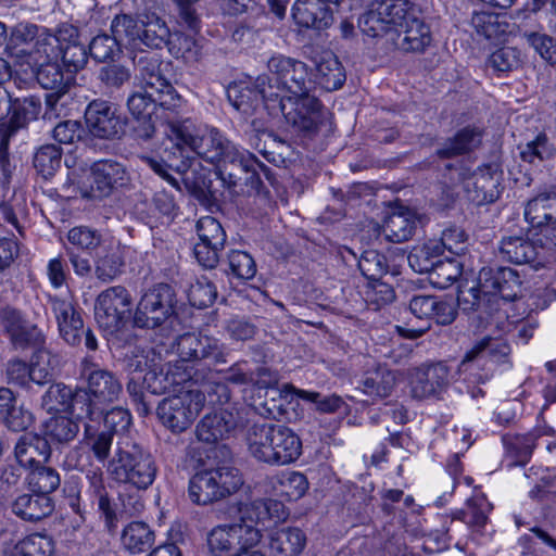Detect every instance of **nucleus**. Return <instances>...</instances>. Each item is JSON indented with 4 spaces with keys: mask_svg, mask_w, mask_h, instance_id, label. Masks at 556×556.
Here are the masks:
<instances>
[{
    "mask_svg": "<svg viewBox=\"0 0 556 556\" xmlns=\"http://www.w3.org/2000/svg\"><path fill=\"white\" fill-rule=\"evenodd\" d=\"M204 404L203 391L199 388L184 387L160 402L157 416L172 432L181 433L193 424Z\"/></svg>",
    "mask_w": 556,
    "mask_h": 556,
    "instance_id": "obj_10",
    "label": "nucleus"
},
{
    "mask_svg": "<svg viewBox=\"0 0 556 556\" xmlns=\"http://www.w3.org/2000/svg\"><path fill=\"white\" fill-rule=\"evenodd\" d=\"M79 431L77 421L67 416H53L45 422V438L56 443L74 440Z\"/></svg>",
    "mask_w": 556,
    "mask_h": 556,
    "instance_id": "obj_50",
    "label": "nucleus"
},
{
    "mask_svg": "<svg viewBox=\"0 0 556 556\" xmlns=\"http://www.w3.org/2000/svg\"><path fill=\"white\" fill-rule=\"evenodd\" d=\"M525 218L556 245V193H541L531 199L526 205Z\"/></svg>",
    "mask_w": 556,
    "mask_h": 556,
    "instance_id": "obj_22",
    "label": "nucleus"
},
{
    "mask_svg": "<svg viewBox=\"0 0 556 556\" xmlns=\"http://www.w3.org/2000/svg\"><path fill=\"white\" fill-rule=\"evenodd\" d=\"M244 424V408L238 404H230L206 414L197 425L195 435L201 442L214 444L235 435Z\"/></svg>",
    "mask_w": 556,
    "mask_h": 556,
    "instance_id": "obj_13",
    "label": "nucleus"
},
{
    "mask_svg": "<svg viewBox=\"0 0 556 556\" xmlns=\"http://www.w3.org/2000/svg\"><path fill=\"white\" fill-rule=\"evenodd\" d=\"M428 274L433 287L446 289L462 275V266L456 260L446 257L440 260Z\"/></svg>",
    "mask_w": 556,
    "mask_h": 556,
    "instance_id": "obj_53",
    "label": "nucleus"
},
{
    "mask_svg": "<svg viewBox=\"0 0 556 556\" xmlns=\"http://www.w3.org/2000/svg\"><path fill=\"white\" fill-rule=\"evenodd\" d=\"M523 38L527 43L547 63H556V40L539 31L525 33Z\"/></svg>",
    "mask_w": 556,
    "mask_h": 556,
    "instance_id": "obj_64",
    "label": "nucleus"
},
{
    "mask_svg": "<svg viewBox=\"0 0 556 556\" xmlns=\"http://www.w3.org/2000/svg\"><path fill=\"white\" fill-rule=\"evenodd\" d=\"M36 77L42 88L51 90V92L65 93L67 90V83L64 79V74L56 62L45 63L35 68Z\"/></svg>",
    "mask_w": 556,
    "mask_h": 556,
    "instance_id": "obj_57",
    "label": "nucleus"
},
{
    "mask_svg": "<svg viewBox=\"0 0 556 556\" xmlns=\"http://www.w3.org/2000/svg\"><path fill=\"white\" fill-rule=\"evenodd\" d=\"M84 442L99 462H104L110 455L113 433L108 431H93L90 425H86Z\"/></svg>",
    "mask_w": 556,
    "mask_h": 556,
    "instance_id": "obj_58",
    "label": "nucleus"
},
{
    "mask_svg": "<svg viewBox=\"0 0 556 556\" xmlns=\"http://www.w3.org/2000/svg\"><path fill=\"white\" fill-rule=\"evenodd\" d=\"M471 25L477 35L493 41L504 40L511 28L506 15L490 12H476L471 17Z\"/></svg>",
    "mask_w": 556,
    "mask_h": 556,
    "instance_id": "obj_37",
    "label": "nucleus"
},
{
    "mask_svg": "<svg viewBox=\"0 0 556 556\" xmlns=\"http://www.w3.org/2000/svg\"><path fill=\"white\" fill-rule=\"evenodd\" d=\"M109 476L118 483L147 490L155 480L157 467L150 453L136 443H117L108 462Z\"/></svg>",
    "mask_w": 556,
    "mask_h": 556,
    "instance_id": "obj_4",
    "label": "nucleus"
},
{
    "mask_svg": "<svg viewBox=\"0 0 556 556\" xmlns=\"http://www.w3.org/2000/svg\"><path fill=\"white\" fill-rule=\"evenodd\" d=\"M520 279L517 273L508 267H483L479 271L478 281L467 291H460L459 299L480 306L481 303L496 302L497 299L513 301L520 292Z\"/></svg>",
    "mask_w": 556,
    "mask_h": 556,
    "instance_id": "obj_8",
    "label": "nucleus"
},
{
    "mask_svg": "<svg viewBox=\"0 0 556 556\" xmlns=\"http://www.w3.org/2000/svg\"><path fill=\"white\" fill-rule=\"evenodd\" d=\"M176 351L184 362L210 359L213 364L226 362V348L216 338L206 334L185 333L176 340Z\"/></svg>",
    "mask_w": 556,
    "mask_h": 556,
    "instance_id": "obj_17",
    "label": "nucleus"
},
{
    "mask_svg": "<svg viewBox=\"0 0 556 556\" xmlns=\"http://www.w3.org/2000/svg\"><path fill=\"white\" fill-rule=\"evenodd\" d=\"M12 116L8 123H0V128H5L9 138H12L20 129L25 128L29 122L35 121L41 112V102L38 98L28 97L17 100L12 104Z\"/></svg>",
    "mask_w": 556,
    "mask_h": 556,
    "instance_id": "obj_40",
    "label": "nucleus"
},
{
    "mask_svg": "<svg viewBox=\"0 0 556 556\" xmlns=\"http://www.w3.org/2000/svg\"><path fill=\"white\" fill-rule=\"evenodd\" d=\"M144 162L155 174L166 180L170 186L179 189V182L170 172H185L188 165L184 160L176 159L174 155L172 156L170 152L165 151L164 157H144Z\"/></svg>",
    "mask_w": 556,
    "mask_h": 556,
    "instance_id": "obj_52",
    "label": "nucleus"
},
{
    "mask_svg": "<svg viewBox=\"0 0 556 556\" xmlns=\"http://www.w3.org/2000/svg\"><path fill=\"white\" fill-rule=\"evenodd\" d=\"M241 519L252 522L273 521L274 523L283 521L288 517L285 505L276 500H255L241 510Z\"/></svg>",
    "mask_w": 556,
    "mask_h": 556,
    "instance_id": "obj_38",
    "label": "nucleus"
},
{
    "mask_svg": "<svg viewBox=\"0 0 556 556\" xmlns=\"http://www.w3.org/2000/svg\"><path fill=\"white\" fill-rule=\"evenodd\" d=\"M111 29L118 43L127 42L134 47H139L140 18L135 20L130 15H116L111 24Z\"/></svg>",
    "mask_w": 556,
    "mask_h": 556,
    "instance_id": "obj_54",
    "label": "nucleus"
},
{
    "mask_svg": "<svg viewBox=\"0 0 556 556\" xmlns=\"http://www.w3.org/2000/svg\"><path fill=\"white\" fill-rule=\"evenodd\" d=\"M285 390H289V391L293 392L298 397H300L304 401L314 403L316 405V409L324 414L336 413L344 404V401L336 394L321 396L320 393H318V392L296 389L295 387H293L291 384H286Z\"/></svg>",
    "mask_w": 556,
    "mask_h": 556,
    "instance_id": "obj_56",
    "label": "nucleus"
},
{
    "mask_svg": "<svg viewBox=\"0 0 556 556\" xmlns=\"http://www.w3.org/2000/svg\"><path fill=\"white\" fill-rule=\"evenodd\" d=\"M54 552V542L47 534L31 533L18 541L11 556H51Z\"/></svg>",
    "mask_w": 556,
    "mask_h": 556,
    "instance_id": "obj_47",
    "label": "nucleus"
},
{
    "mask_svg": "<svg viewBox=\"0 0 556 556\" xmlns=\"http://www.w3.org/2000/svg\"><path fill=\"white\" fill-rule=\"evenodd\" d=\"M280 486V494L289 501H296L304 496L308 490V482L306 477L296 471L283 473L278 479Z\"/></svg>",
    "mask_w": 556,
    "mask_h": 556,
    "instance_id": "obj_63",
    "label": "nucleus"
},
{
    "mask_svg": "<svg viewBox=\"0 0 556 556\" xmlns=\"http://www.w3.org/2000/svg\"><path fill=\"white\" fill-rule=\"evenodd\" d=\"M242 485L240 470L231 465L220 464L195 472L189 481L188 493L192 503L210 505L229 497Z\"/></svg>",
    "mask_w": 556,
    "mask_h": 556,
    "instance_id": "obj_7",
    "label": "nucleus"
},
{
    "mask_svg": "<svg viewBox=\"0 0 556 556\" xmlns=\"http://www.w3.org/2000/svg\"><path fill=\"white\" fill-rule=\"evenodd\" d=\"M306 545V536L298 528H283L269 535L270 556H300Z\"/></svg>",
    "mask_w": 556,
    "mask_h": 556,
    "instance_id": "obj_36",
    "label": "nucleus"
},
{
    "mask_svg": "<svg viewBox=\"0 0 556 556\" xmlns=\"http://www.w3.org/2000/svg\"><path fill=\"white\" fill-rule=\"evenodd\" d=\"M503 172L496 164L479 167L464 180V189L470 201L478 205L494 202L501 193Z\"/></svg>",
    "mask_w": 556,
    "mask_h": 556,
    "instance_id": "obj_19",
    "label": "nucleus"
},
{
    "mask_svg": "<svg viewBox=\"0 0 556 556\" xmlns=\"http://www.w3.org/2000/svg\"><path fill=\"white\" fill-rule=\"evenodd\" d=\"M265 88H267V78L265 75H261L253 86L241 84L231 87L228 90V98L232 105L243 113L255 110L261 103H264L268 110L275 111L276 102H274V98L266 94Z\"/></svg>",
    "mask_w": 556,
    "mask_h": 556,
    "instance_id": "obj_25",
    "label": "nucleus"
},
{
    "mask_svg": "<svg viewBox=\"0 0 556 556\" xmlns=\"http://www.w3.org/2000/svg\"><path fill=\"white\" fill-rule=\"evenodd\" d=\"M48 302L58 324L60 336L71 345L80 343L84 336V321L72 298L49 295Z\"/></svg>",
    "mask_w": 556,
    "mask_h": 556,
    "instance_id": "obj_21",
    "label": "nucleus"
},
{
    "mask_svg": "<svg viewBox=\"0 0 556 556\" xmlns=\"http://www.w3.org/2000/svg\"><path fill=\"white\" fill-rule=\"evenodd\" d=\"M58 364L56 356L50 351L45 349L36 351L29 364L31 382L41 386L51 381Z\"/></svg>",
    "mask_w": 556,
    "mask_h": 556,
    "instance_id": "obj_49",
    "label": "nucleus"
},
{
    "mask_svg": "<svg viewBox=\"0 0 556 556\" xmlns=\"http://www.w3.org/2000/svg\"><path fill=\"white\" fill-rule=\"evenodd\" d=\"M85 119L89 132L101 139H113L123 131L124 122L117 109L106 101L89 103Z\"/></svg>",
    "mask_w": 556,
    "mask_h": 556,
    "instance_id": "obj_20",
    "label": "nucleus"
},
{
    "mask_svg": "<svg viewBox=\"0 0 556 556\" xmlns=\"http://www.w3.org/2000/svg\"><path fill=\"white\" fill-rule=\"evenodd\" d=\"M217 296L216 287L207 277H201L188 290L189 303L198 308L212 305Z\"/></svg>",
    "mask_w": 556,
    "mask_h": 556,
    "instance_id": "obj_59",
    "label": "nucleus"
},
{
    "mask_svg": "<svg viewBox=\"0 0 556 556\" xmlns=\"http://www.w3.org/2000/svg\"><path fill=\"white\" fill-rule=\"evenodd\" d=\"M509 352V345L503 339L484 337L466 352L458 365V374L466 381L484 383L492 377V365L503 362Z\"/></svg>",
    "mask_w": 556,
    "mask_h": 556,
    "instance_id": "obj_11",
    "label": "nucleus"
},
{
    "mask_svg": "<svg viewBox=\"0 0 556 556\" xmlns=\"http://www.w3.org/2000/svg\"><path fill=\"white\" fill-rule=\"evenodd\" d=\"M131 298L122 286L103 290L96 299L94 318L106 334L118 332L130 311Z\"/></svg>",
    "mask_w": 556,
    "mask_h": 556,
    "instance_id": "obj_12",
    "label": "nucleus"
},
{
    "mask_svg": "<svg viewBox=\"0 0 556 556\" xmlns=\"http://www.w3.org/2000/svg\"><path fill=\"white\" fill-rule=\"evenodd\" d=\"M166 136L180 154L188 149L201 160L214 165L217 176L228 187L237 185V174L226 173L228 166L243 173L255 170L256 157L249 151L239 149L214 126L195 123L190 118L181 122L170 121L167 124Z\"/></svg>",
    "mask_w": 556,
    "mask_h": 556,
    "instance_id": "obj_1",
    "label": "nucleus"
},
{
    "mask_svg": "<svg viewBox=\"0 0 556 556\" xmlns=\"http://www.w3.org/2000/svg\"><path fill=\"white\" fill-rule=\"evenodd\" d=\"M251 455L270 465H288L302 454V441L290 428L275 424H254L247 433Z\"/></svg>",
    "mask_w": 556,
    "mask_h": 556,
    "instance_id": "obj_3",
    "label": "nucleus"
},
{
    "mask_svg": "<svg viewBox=\"0 0 556 556\" xmlns=\"http://www.w3.org/2000/svg\"><path fill=\"white\" fill-rule=\"evenodd\" d=\"M267 70L265 92L274 98V102L303 96L313 88L309 68L303 61L277 53L267 61Z\"/></svg>",
    "mask_w": 556,
    "mask_h": 556,
    "instance_id": "obj_5",
    "label": "nucleus"
},
{
    "mask_svg": "<svg viewBox=\"0 0 556 556\" xmlns=\"http://www.w3.org/2000/svg\"><path fill=\"white\" fill-rule=\"evenodd\" d=\"M316 68L317 83L327 91L340 89L345 79V71L338 58L329 50H316L311 56Z\"/></svg>",
    "mask_w": 556,
    "mask_h": 556,
    "instance_id": "obj_29",
    "label": "nucleus"
},
{
    "mask_svg": "<svg viewBox=\"0 0 556 556\" xmlns=\"http://www.w3.org/2000/svg\"><path fill=\"white\" fill-rule=\"evenodd\" d=\"M482 132L476 127L460 129L444 148L438 151L441 157H452L476 149L481 142Z\"/></svg>",
    "mask_w": 556,
    "mask_h": 556,
    "instance_id": "obj_46",
    "label": "nucleus"
},
{
    "mask_svg": "<svg viewBox=\"0 0 556 556\" xmlns=\"http://www.w3.org/2000/svg\"><path fill=\"white\" fill-rule=\"evenodd\" d=\"M448 376V368L443 363L417 368L410 381L413 396L421 400L438 394L447 386Z\"/></svg>",
    "mask_w": 556,
    "mask_h": 556,
    "instance_id": "obj_26",
    "label": "nucleus"
},
{
    "mask_svg": "<svg viewBox=\"0 0 556 556\" xmlns=\"http://www.w3.org/2000/svg\"><path fill=\"white\" fill-rule=\"evenodd\" d=\"M123 265L117 249L101 250L94 262V274L101 281L109 282L121 274Z\"/></svg>",
    "mask_w": 556,
    "mask_h": 556,
    "instance_id": "obj_51",
    "label": "nucleus"
},
{
    "mask_svg": "<svg viewBox=\"0 0 556 556\" xmlns=\"http://www.w3.org/2000/svg\"><path fill=\"white\" fill-rule=\"evenodd\" d=\"M27 483L34 493L48 496L60 486V475L52 468L43 464L29 470L27 475Z\"/></svg>",
    "mask_w": 556,
    "mask_h": 556,
    "instance_id": "obj_48",
    "label": "nucleus"
},
{
    "mask_svg": "<svg viewBox=\"0 0 556 556\" xmlns=\"http://www.w3.org/2000/svg\"><path fill=\"white\" fill-rule=\"evenodd\" d=\"M154 542V533L150 527L140 521L130 522L123 531L122 544L130 553H142Z\"/></svg>",
    "mask_w": 556,
    "mask_h": 556,
    "instance_id": "obj_45",
    "label": "nucleus"
},
{
    "mask_svg": "<svg viewBox=\"0 0 556 556\" xmlns=\"http://www.w3.org/2000/svg\"><path fill=\"white\" fill-rule=\"evenodd\" d=\"M419 222L420 218L414 210L400 205L386 218L383 232L391 242H404L413 237Z\"/></svg>",
    "mask_w": 556,
    "mask_h": 556,
    "instance_id": "obj_32",
    "label": "nucleus"
},
{
    "mask_svg": "<svg viewBox=\"0 0 556 556\" xmlns=\"http://www.w3.org/2000/svg\"><path fill=\"white\" fill-rule=\"evenodd\" d=\"M544 247L536 248L523 236H509L502 239L500 254L514 264H530L534 269L546 267L548 262L543 257Z\"/></svg>",
    "mask_w": 556,
    "mask_h": 556,
    "instance_id": "obj_24",
    "label": "nucleus"
},
{
    "mask_svg": "<svg viewBox=\"0 0 556 556\" xmlns=\"http://www.w3.org/2000/svg\"><path fill=\"white\" fill-rule=\"evenodd\" d=\"M127 179V170L121 163L111 160L99 161L91 167L88 197L105 198L115 187L125 185Z\"/></svg>",
    "mask_w": 556,
    "mask_h": 556,
    "instance_id": "obj_23",
    "label": "nucleus"
},
{
    "mask_svg": "<svg viewBox=\"0 0 556 556\" xmlns=\"http://www.w3.org/2000/svg\"><path fill=\"white\" fill-rule=\"evenodd\" d=\"M14 452L18 464L30 470L48 462L51 447L47 438L26 433L18 439Z\"/></svg>",
    "mask_w": 556,
    "mask_h": 556,
    "instance_id": "obj_30",
    "label": "nucleus"
},
{
    "mask_svg": "<svg viewBox=\"0 0 556 556\" xmlns=\"http://www.w3.org/2000/svg\"><path fill=\"white\" fill-rule=\"evenodd\" d=\"M395 386V375L387 368L368 372L362 380V391L374 399L387 397Z\"/></svg>",
    "mask_w": 556,
    "mask_h": 556,
    "instance_id": "obj_44",
    "label": "nucleus"
},
{
    "mask_svg": "<svg viewBox=\"0 0 556 556\" xmlns=\"http://www.w3.org/2000/svg\"><path fill=\"white\" fill-rule=\"evenodd\" d=\"M292 16L298 25L306 28L323 29L332 22L331 12L320 0H296Z\"/></svg>",
    "mask_w": 556,
    "mask_h": 556,
    "instance_id": "obj_33",
    "label": "nucleus"
},
{
    "mask_svg": "<svg viewBox=\"0 0 556 556\" xmlns=\"http://www.w3.org/2000/svg\"><path fill=\"white\" fill-rule=\"evenodd\" d=\"M174 306L173 289L166 283H159L141 296L134 314V324L139 328H156L174 313Z\"/></svg>",
    "mask_w": 556,
    "mask_h": 556,
    "instance_id": "obj_14",
    "label": "nucleus"
},
{
    "mask_svg": "<svg viewBox=\"0 0 556 556\" xmlns=\"http://www.w3.org/2000/svg\"><path fill=\"white\" fill-rule=\"evenodd\" d=\"M261 531L241 519L239 523L220 525L211 530L207 535V546L213 555H222L231 549H239L240 545H258Z\"/></svg>",
    "mask_w": 556,
    "mask_h": 556,
    "instance_id": "obj_16",
    "label": "nucleus"
},
{
    "mask_svg": "<svg viewBox=\"0 0 556 556\" xmlns=\"http://www.w3.org/2000/svg\"><path fill=\"white\" fill-rule=\"evenodd\" d=\"M197 233L200 242L212 244L213 247H224L226 233L220 223L212 216L201 217L197 223Z\"/></svg>",
    "mask_w": 556,
    "mask_h": 556,
    "instance_id": "obj_62",
    "label": "nucleus"
},
{
    "mask_svg": "<svg viewBox=\"0 0 556 556\" xmlns=\"http://www.w3.org/2000/svg\"><path fill=\"white\" fill-rule=\"evenodd\" d=\"M81 377L86 380V389H77L76 403L85 406V416L90 420L102 417L105 407L117 401L123 387L110 371L85 361Z\"/></svg>",
    "mask_w": 556,
    "mask_h": 556,
    "instance_id": "obj_6",
    "label": "nucleus"
},
{
    "mask_svg": "<svg viewBox=\"0 0 556 556\" xmlns=\"http://www.w3.org/2000/svg\"><path fill=\"white\" fill-rule=\"evenodd\" d=\"M0 321L15 345L24 346L30 343H39L42 340L37 326L27 321L22 313L14 307H3L0 311Z\"/></svg>",
    "mask_w": 556,
    "mask_h": 556,
    "instance_id": "obj_28",
    "label": "nucleus"
},
{
    "mask_svg": "<svg viewBox=\"0 0 556 556\" xmlns=\"http://www.w3.org/2000/svg\"><path fill=\"white\" fill-rule=\"evenodd\" d=\"M392 37L394 45L404 51L420 52L431 42V33L429 26L419 18L417 11L415 14L397 28V33Z\"/></svg>",
    "mask_w": 556,
    "mask_h": 556,
    "instance_id": "obj_31",
    "label": "nucleus"
},
{
    "mask_svg": "<svg viewBox=\"0 0 556 556\" xmlns=\"http://www.w3.org/2000/svg\"><path fill=\"white\" fill-rule=\"evenodd\" d=\"M41 29L42 27L29 23H20L13 27L7 49L16 64L24 66Z\"/></svg>",
    "mask_w": 556,
    "mask_h": 556,
    "instance_id": "obj_35",
    "label": "nucleus"
},
{
    "mask_svg": "<svg viewBox=\"0 0 556 556\" xmlns=\"http://www.w3.org/2000/svg\"><path fill=\"white\" fill-rule=\"evenodd\" d=\"M134 374L143 372V386L153 394L170 392L168 374L162 366V356L153 349H141L128 362Z\"/></svg>",
    "mask_w": 556,
    "mask_h": 556,
    "instance_id": "obj_18",
    "label": "nucleus"
},
{
    "mask_svg": "<svg viewBox=\"0 0 556 556\" xmlns=\"http://www.w3.org/2000/svg\"><path fill=\"white\" fill-rule=\"evenodd\" d=\"M410 312L420 319H433L437 324L448 325L457 314L452 300L433 295H416L409 302Z\"/></svg>",
    "mask_w": 556,
    "mask_h": 556,
    "instance_id": "obj_27",
    "label": "nucleus"
},
{
    "mask_svg": "<svg viewBox=\"0 0 556 556\" xmlns=\"http://www.w3.org/2000/svg\"><path fill=\"white\" fill-rule=\"evenodd\" d=\"M169 36L170 31L166 23L155 13L140 16L139 46L160 49L168 42Z\"/></svg>",
    "mask_w": 556,
    "mask_h": 556,
    "instance_id": "obj_41",
    "label": "nucleus"
},
{
    "mask_svg": "<svg viewBox=\"0 0 556 556\" xmlns=\"http://www.w3.org/2000/svg\"><path fill=\"white\" fill-rule=\"evenodd\" d=\"M442 255L443 253L439 249L437 240H429L414 247L407 256V261L414 271L424 274L429 273L441 260Z\"/></svg>",
    "mask_w": 556,
    "mask_h": 556,
    "instance_id": "obj_43",
    "label": "nucleus"
},
{
    "mask_svg": "<svg viewBox=\"0 0 556 556\" xmlns=\"http://www.w3.org/2000/svg\"><path fill=\"white\" fill-rule=\"evenodd\" d=\"M275 111L281 112L295 131L305 135L315 134L321 122V104L309 92L277 101Z\"/></svg>",
    "mask_w": 556,
    "mask_h": 556,
    "instance_id": "obj_15",
    "label": "nucleus"
},
{
    "mask_svg": "<svg viewBox=\"0 0 556 556\" xmlns=\"http://www.w3.org/2000/svg\"><path fill=\"white\" fill-rule=\"evenodd\" d=\"M62 151L54 144L40 147L34 155V167L45 178L54 175L61 165Z\"/></svg>",
    "mask_w": 556,
    "mask_h": 556,
    "instance_id": "obj_55",
    "label": "nucleus"
},
{
    "mask_svg": "<svg viewBox=\"0 0 556 556\" xmlns=\"http://www.w3.org/2000/svg\"><path fill=\"white\" fill-rule=\"evenodd\" d=\"M416 11L408 0H375L359 17L358 26L368 37L390 35L392 38Z\"/></svg>",
    "mask_w": 556,
    "mask_h": 556,
    "instance_id": "obj_9",
    "label": "nucleus"
},
{
    "mask_svg": "<svg viewBox=\"0 0 556 556\" xmlns=\"http://www.w3.org/2000/svg\"><path fill=\"white\" fill-rule=\"evenodd\" d=\"M53 508L51 498L39 493L20 495L12 504L13 513L29 521L40 520L49 516Z\"/></svg>",
    "mask_w": 556,
    "mask_h": 556,
    "instance_id": "obj_39",
    "label": "nucleus"
},
{
    "mask_svg": "<svg viewBox=\"0 0 556 556\" xmlns=\"http://www.w3.org/2000/svg\"><path fill=\"white\" fill-rule=\"evenodd\" d=\"M59 54V45L56 43L54 36L47 28H42L34 43V47L30 49L29 54H27L24 65L31 71H35L39 65L56 61Z\"/></svg>",
    "mask_w": 556,
    "mask_h": 556,
    "instance_id": "obj_42",
    "label": "nucleus"
},
{
    "mask_svg": "<svg viewBox=\"0 0 556 556\" xmlns=\"http://www.w3.org/2000/svg\"><path fill=\"white\" fill-rule=\"evenodd\" d=\"M358 268L371 281H378L388 273L386 257L376 250H367L362 254L358 261Z\"/></svg>",
    "mask_w": 556,
    "mask_h": 556,
    "instance_id": "obj_61",
    "label": "nucleus"
},
{
    "mask_svg": "<svg viewBox=\"0 0 556 556\" xmlns=\"http://www.w3.org/2000/svg\"><path fill=\"white\" fill-rule=\"evenodd\" d=\"M76 397L77 390L73 391L63 383H55L50 386L42 395L41 405L49 413L70 410L77 418H86L85 406L77 404Z\"/></svg>",
    "mask_w": 556,
    "mask_h": 556,
    "instance_id": "obj_34",
    "label": "nucleus"
},
{
    "mask_svg": "<svg viewBox=\"0 0 556 556\" xmlns=\"http://www.w3.org/2000/svg\"><path fill=\"white\" fill-rule=\"evenodd\" d=\"M140 89L134 91L127 101L129 112L136 118H146L157 110L169 114L182 112L186 101L160 72L156 59L139 61Z\"/></svg>",
    "mask_w": 556,
    "mask_h": 556,
    "instance_id": "obj_2",
    "label": "nucleus"
},
{
    "mask_svg": "<svg viewBox=\"0 0 556 556\" xmlns=\"http://www.w3.org/2000/svg\"><path fill=\"white\" fill-rule=\"evenodd\" d=\"M169 43L172 53L186 63H195L202 56V47L191 36L176 34Z\"/></svg>",
    "mask_w": 556,
    "mask_h": 556,
    "instance_id": "obj_60",
    "label": "nucleus"
}]
</instances>
